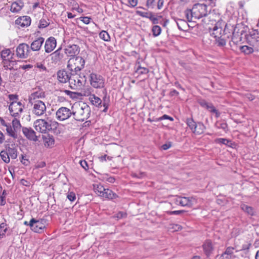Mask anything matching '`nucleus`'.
I'll return each mask as SVG.
<instances>
[{"label": "nucleus", "instance_id": "obj_1", "mask_svg": "<svg viewBox=\"0 0 259 259\" xmlns=\"http://www.w3.org/2000/svg\"><path fill=\"white\" fill-rule=\"evenodd\" d=\"M248 45L240 46L239 49L245 55H249L254 52H259V33L253 30L249 34H245Z\"/></svg>", "mask_w": 259, "mask_h": 259}, {"label": "nucleus", "instance_id": "obj_2", "mask_svg": "<svg viewBox=\"0 0 259 259\" xmlns=\"http://www.w3.org/2000/svg\"><path fill=\"white\" fill-rule=\"evenodd\" d=\"M209 13L207 6L203 4H195L191 9H187L184 13L187 20L193 21V19H200L206 16Z\"/></svg>", "mask_w": 259, "mask_h": 259}, {"label": "nucleus", "instance_id": "obj_3", "mask_svg": "<svg viewBox=\"0 0 259 259\" xmlns=\"http://www.w3.org/2000/svg\"><path fill=\"white\" fill-rule=\"evenodd\" d=\"M85 61L80 56L71 57L68 61L67 69L70 71L71 74H78L84 67Z\"/></svg>", "mask_w": 259, "mask_h": 259}, {"label": "nucleus", "instance_id": "obj_4", "mask_svg": "<svg viewBox=\"0 0 259 259\" xmlns=\"http://www.w3.org/2000/svg\"><path fill=\"white\" fill-rule=\"evenodd\" d=\"M73 116L75 120L83 121L90 116L91 108L89 105L84 103L79 104L73 110Z\"/></svg>", "mask_w": 259, "mask_h": 259}, {"label": "nucleus", "instance_id": "obj_5", "mask_svg": "<svg viewBox=\"0 0 259 259\" xmlns=\"http://www.w3.org/2000/svg\"><path fill=\"white\" fill-rule=\"evenodd\" d=\"M90 82L95 89H104L105 79L101 75L92 72L90 74Z\"/></svg>", "mask_w": 259, "mask_h": 259}, {"label": "nucleus", "instance_id": "obj_6", "mask_svg": "<svg viewBox=\"0 0 259 259\" xmlns=\"http://www.w3.org/2000/svg\"><path fill=\"white\" fill-rule=\"evenodd\" d=\"M186 123L193 133L200 135L204 131L205 127L201 122H196L192 118L186 119Z\"/></svg>", "mask_w": 259, "mask_h": 259}, {"label": "nucleus", "instance_id": "obj_7", "mask_svg": "<svg viewBox=\"0 0 259 259\" xmlns=\"http://www.w3.org/2000/svg\"><path fill=\"white\" fill-rule=\"evenodd\" d=\"M246 34L245 32L244 31L243 28L242 27L240 28V26L238 25H236L235 26V29L233 31L231 37L232 40L230 42V45L231 47H232V43L234 45H237L240 42L242 41L243 36L242 35Z\"/></svg>", "mask_w": 259, "mask_h": 259}, {"label": "nucleus", "instance_id": "obj_8", "mask_svg": "<svg viewBox=\"0 0 259 259\" xmlns=\"http://www.w3.org/2000/svg\"><path fill=\"white\" fill-rule=\"evenodd\" d=\"M31 229L36 233H41L46 228V221L45 219L36 220L32 218L29 222Z\"/></svg>", "mask_w": 259, "mask_h": 259}, {"label": "nucleus", "instance_id": "obj_9", "mask_svg": "<svg viewBox=\"0 0 259 259\" xmlns=\"http://www.w3.org/2000/svg\"><path fill=\"white\" fill-rule=\"evenodd\" d=\"M30 50L29 46L26 43H21L16 48V54L20 59H26L29 55Z\"/></svg>", "mask_w": 259, "mask_h": 259}, {"label": "nucleus", "instance_id": "obj_10", "mask_svg": "<svg viewBox=\"0 0 259 259\" xmlns=\"http://www.w3.org/2000/svg\"><path fill=\"white\" fill-rule=\"evenodd\" d=\"M29 103L33 105L32 113L36 116L42 115L46 111L45 103L40 100L34 101Z\"/></svg>", "mask_w": 259, "mask_h": 259}, {"label": "nucleus", "instance_id": "obj_11", "mask_svg": "<svg viewBox=\"0 0 259 259\" xmlns=\"http://www.w3.org/2000/svg\"><path fill=\"white\" fill-rule=\"evenodd\" d=\"M82 77L78 74H72L69 80V87L72 90H78L81 89L83 85L81 80Z\"/></svg>", "mask_w": 259, "mask_h": 259}, {"label": "nucleus", "instance_id": "obj_12", "mask_svg": "<svg viewBox=\"0 0 259 259\" xmlns=\"http://www.w3.org/2000/svg\"><path fill=\"white\" fill-rule=\"evenodd\" d=\"M73 111H71L69 108L65 107H61L58 109L56 112V116L58 119L63 121L68 119L72 115Z\"/></svg>", "mask_w": 259, "mask_h": 259}, {"label": "nucleus", "instance_id": "obj_13", "mask_svg": "<svg viewBox=\"0 0 259 259\" xmlns=\"http://www.w3.org/2000/svg\"><path fill=\"white\" fill-rule=\"evenodd\" d=\"M11 115L14 117H19V113L23 111V106L20 102H13L9 107Z\"/></svg>", "mask_w": 259, "mask_h": 259}, {"label": "nucleus", "instance_id": "obj_14", "mask_svg": "<svg viewBox=\"0 0 259 259\" xmlns=\"http://www.w3.org/2000/svg\"><path fill=\"white\" fill-rule=\"evenodd\" d=\"M195 199L193 197L178 196L175 200V203L182 206L191 207Z\"/></svg>", "mask_w": 259, "mask_h": 259}, {"label": "nucleus", "instance_id": "obj_15", "mask_svg": "<svg viewBox=\"0 0 259 259\" xmlns=\"http://www.w3.org/2000/svg\"><path fill=\"white\" fill-rule=\"evenodd\" d=\"M235 248L231 246L227 247L225 251L220 255H217L216 258L218 259H235L236 255L234 250Z\"/></svg>", "mask_w": 259, "mask_h": 259}, {"label": "nucleus", "instance_id": "obj_16", "mask_svg": "<svg viewBox=\"0 0 259 259\" xmlns=\"http://www.w3.org/2000/svg\"><path fill=\"white\" fill-rule=\"evenodd\" d=\"M65 53L71 57H77L80 52L79 47L76 45H68L64 50Z\"/></svg>", "mask_w": 259, "mask_h": 259}, {"label": "nucleus", "instance_id": "obj_17", "mask_svg": "<svg viewBox=\"0 0 259 259\" xmlns=\"http://www.w3.org/2000/svg\"><path fill=\"white\" fill-rule=\"evenodd\" d=\"M71 75L70 71L68 70H60L57 72V78L60 82L66 83L67 81H69Z\"/></svg>", "mask_w": 259, "mask_h": 259}, {"label": "nucleus", "instance_id": "obj_18", "mask_svg": "<svg viewBox=\"0 0 259 259\" xmlns=\"http://www.w3.org/2000/svg\"><path fill=\"white\" fill-rule=\"evenodd\" d=\"M57 41L55 37L51 36L46 41L45 44V52L47 53H51L56 47Z\"/></svg>", "mask_w": 259, "mask_h": 259}, {"label": "nucleus", "instance_id": "obj_19", "mask_svg": "<svg viewBox=\"0 0 259 259\" xmlns=\"http://www.w3.org/2000/svg\"><path fill=\"white\" fill-rule=\"evenodd\" d=\"M45 41V38L42 37H39L33 40L30 44V50L32 51H38L40 50L42 44Z\"/></svg>", "mask_w": 259, "mask_h": 259}, {"label": "nucleus", "instance_id": "obj_20", "mask_svg": "<svg viewBox=\"0 0 259 259\" xmlns=\"http://www.w3.org/2000/svg\"><path fill=\"white\" fill-rule=\"evenodd\" d=\"M22 132L28 139L35 142L38 140L35 132L31 127H23Z\"/></svg>", "mask_w": 259, "mask_h": 259}, {"label": "nucleus", "instance_id": "obj_21", "mask_svg": "<svg viewBox=\"0 0 259 259\" xmlns=\"http://www.w3.org/2000/svg\"><path fill=\"white\" fill-rule=\"evenodd\" d=\"M44 123L45 124L44 127L46 128V130H45V133L51 131H54L58 126V123L55 120H49L47 121L44 119Z\"/></svg>", "mask_w": 259, "mask_h": 259}, {"label": "nucleus", "instance_id": "obj_22", "mask_svg": "<svg viewBox=\"0 0 259 259\" xmlns=\"http://www.w3.org/2000/svg\"><path fill=\"white\" fill-rule=\"evenodd\" d=\"M202 248L205 254L208 257L213 250V247L210 240H206L202 245Z\"/></svg>", "mask_w": 259, "mask_h": 259}, {"label": "nucleus", "instance_id": "obj_23", "mask_svg": "<svg viewBox=\"0 0 259 259\" xmlns=\"http://www.w3.org/2000/svg\"><path fill=\"white\" fill-rule=\"evenodd\" d=\"M16 24L21 27L28 26L31 24V18L28 16L21 17L16 20Z\"/></svg>", "mask_w": 259, "mask_h": 259}, {"label": "nucleus", "instance_id": "obj_24", "mask_svg": "<svg viewBox=\"0 0 259 259\" xmlns=\"http://www.w3.org/2000/svg\"><path fill=\"white\" fill-rule=\"evenodd\" d=\"M102 196L101 197L103 199H107L109 200H113L116 199L118 197V195L114 192H113L111 190L106 188L105 190L104 191V193L102 194Z\"/></svg>", "mask_w": 259, "mask_h": 259}, {"label": "nucleus", "instance_id": "obj_25", "mask_svg": "<svg viewBox=\"0 0 259 259\" xmlns=\"http://www.w3.org/2000/svg\"><path fill=\"white\" fill-rule=\"evenodd\" d=\"M45 97V93L42 91L39 90L34 92L29 96V103L33 102L34 101H37V99L44 98Z\"/></svg>", "mask_w": 259, "mask_h": 259}, {"label": "nucleus", "instance_id": "obj_26", "mask_svg": "<svg viewBox=\"0 0 259 259\" xmlns=\"http://www.w3.org/2000/svg\"><path fill=\"white\" fill-rule=\"evenodd\" d=\"M220 25L221 24L218 22L212 29L211 34L215 38L218 37H222L223 35H224L223 33V29L220 26Z\"/></svg>", "mask_w": 259, "mask_h": 259}, {"label": "nucleus", "instance_id": "obj_27", "mask_svg": "<svg viewBox=\"0 0 259 259\" xmlns=\"http://www.w3.org/2000/svg\"><path fill=\"white\" fill-rule=\"evenodd\" d=\"M23 6L24 4L22 1L15 2L12 4L10 10L13 13H18L22 9Z\"/></svg>", "mask_w": 259, "mask_h": 259}, {"label": "nucleus", "instance_id": "obj_28", "mask_svg": "<svg viewBox=\"0 0 259 259\" xmlns=\"http://www.w3.org/2000/svg\"><path fill=\"white\" fill-rule=\"evenodd\" d=\"M60 50L59 48L50 55L53 62L56 63L62 59L63 55L60 53Z\"/></svg>", "mask_w": 259, "mask_h": 259}, {"label": "nucleus", "instance_id": "obj_29", "mask_svg": "<svg viewBox=\"0 0 259 259\" xmlns=\"http://www.w3.org/2000/svg\"><path fill=\"white\" fill-rule=\"evenodd\" d=\"M44 119H37L34 122V126L36 131L41 133H45V130L46 128L44 127Z\"/></svg>", "mask_w": 259, "mask_h": 259}, {"label": "nucleus", "instance_id": "obj_30", "mask_svg": "<svg viewBox=\"0 0 259 259\" xmlns=\"http://www.w3.org/2000/svg\"><path fill=\"white\" fill-rule=\"evenodd\" d=\"M6 150L8 152V154L10 157L13 159H15L17 157V150L14 147H11L9 144L6 145Z\"/></svg>", "mask_w": 259, "mask_h": 259}, {"label": "nucleus", "instance_id": "obj_31", "mask_svg": "<svg viewBox=\"0 0 259 259\" xmlns=\"http://www.w3.org/2000/svg\"><path fill=\"white\" fill-rule=\"evenodd\" d=\"M104 97L103 98V106L104 108L103 110V112H106L109 107V97H107V89L104 88L102 91Z\"/></svg>", "mask_w": 259, "mask_h": 259}, {"label": "nucleus", "instance_id": "obj_32", "mask_svg": "<svg viewBox=\"0 0 259 259\" xmlns=\"http://www.w3.org/2000/svg\"><path fill=\"white\" fill-rule=\"evenodd\" d=\"M235 29V26L229 23L225 24V28L223 30V33L224 36L226 35V37L229 38L231 36L233 31Z\"/></svg>", "mask_w": 259, "mask_h": 259}, {"label": "nucleus", "instance_id": "obj_33", "mask_svg": "<svg viewBox=\"0 0 259 259\" xmlns=\"http://www.w3.org/2000/svg\"><path fill=\"white\" fill-rule=\"evenodd\" d=\"M89 99L92 104L94 106L98 107L102 106V101L101 99L94 94L91 95Z\"/></svg>", "mask_w": 259, "mask_h": 259}, {"label": "nucleus", "instance_id": "obj_34", "mask_svg": "<svg viewBox=\"0 0 259 259\" xmlns=\"http://www.w3.org/2000/svg\"><path fill=\"white\" fill-rule=\"evenodd\" d=\"M176 21L179 30L182 31L186 30L188 28V24L185 20L181 19H178Z\"/></svg>", "mask_w": 259, "mask_h": 259}, {"label": "nucleus", "instance_id": "obj_35", "mask_svg": "<svg viewBox=\"0 0 259 259\" xmlns=\"http://www.w3.org/2000/svg\"><path fill=\"white\" fill-rule=\"evenodd\" d=\"M93 187L96 194L100 197L102 196V194L106 189V188H105L104 186L100 184H94L93 185Z\"/></svg>", "mask_w": 259, "mask_h": 259}, {"label": "nucleus", "instance_id": "obj_36", "mask_svg": "<svg viewBox=\"0 0 259 259\" xmlns=\"http://www.w3.org/2000/svg\"><path fill=\"white\" fill-rule=\"evenodd\" d=\"M43 140L46 147H50L54 144L55 141L53 136H44Z\"/></svg>", "mask_w": 259, "mask_h": 259}, {"label": "nucleus", "instance_id": "obj_37", "mask_svg": "<svg viewBox=\"0 0 259 259\" xmlns=\"http://www.w3.org/2000/svg\"><path fill=\"white\" fill-rule=\"evenodd\" d=\"M136 65H138L136 69V72L140 74H147L149 72L148 69L145 67H142L140 66V62L139 61L137 62Z\"/></svg>", "mask_w": 259, "mask_h": 259}, {"label": "nucleus", "instance_id": "obj_38", "mask_svg": "<svg viewBox=\"0 0 259 259\" xmlns=\"http://www.w3.org/2000/svg\"><path fill=\"white\" fill-rule=\"evenodd\" d=\"M0 156L2 159L6 163L10 162V157L6 150H3L0 153Z\"/></svg>", "mask_w": 259, "mask_h": 259}, {"label": "nucleus", "instance_id": "obj_39", "mask_svg": "<svg viewBox=\"0 0 259 259\" xmlns=\"http://www.w3.org/2000/svg\"><path fill=\"white\" fill-rule=\"evenodd\" d=\"M217 143L221 144H224L225 145L231 147L232 142L231 141L226 139V138H218L216 140Z\"/></svg>", "mask_w": 259, "mask_h": 259}, {"label": "nucleus", "instance_id": "obj_40", "mask_svg": "<svg viewBox=\"0 0 259 259\" xmlns=\"http://www.w3.org/2000/svg\"><path fill=\"white\" fill-rule=\"evenodd\" d=\"M7 230L8 227L6 223H2L0 224V238L4 237Z\"/></svg>", "mask_w": 259, "mask_h": 259}, {"label": "nucleus", "instance_id": "obj_41", "mask_svg": "<svg viewBox=\"0 0 259 259\" xmlns=\"http://www.w3.org/2000/svg\"><path fill=\"white\" fill-rule=\"evenodd\" d=\"M152 31L153 35L154 37H156L160 34L161 32V28L159 26L155 25L152 27Z\"/></svg>", "mask_w": 259, "mask_h": 259}, {"label": "nucleus", "instance_id": "obj_42", "mask_svg": "<svg viewBox=\"0 0 259 259\" xmlns=\"http://www.w3.org/2000/svg\"><path fill=\"white\" fill-rule=\"evenodd\" d=\"M241 209L245 212L251 215L253 214V210L251 207L246 204H242L241 205Z\"/></svg>", "mask_w": 259, "mask_h": 259}, {"label": "nucleus", "instance_id": "obj_43", "mask_svg": "<svg viewBox=\"0 0 259 259\" xmlns=\"http://www.w3.org/2000/svg\"><path fill=\"white\" fill-rule=\"evenodd\" d=\"M206 109L210 112L215 113L216 117H219L220 115L219 112L215 108L212 104L211 103L208 104Z\"/></svg>", "mask_w": 259, "mask_h": 259}, {"label": "nucleus", "instance_id": "obj_44", "mask_svg": "<svg viewBox=\"0 0 259 259\" xmlns=\"http://www.w3.org/2000/svg\"><path fill=\"white\" fill-rule=\"evenodd\" d=\"M206 109L210 112L215 113L216 117H219L220 115L219 112L215 108L212 104L211 103L208 104Z\"/></svg>", "mask_w": 259, "mask_h": 259}, {"label": "nucleus", "instance_id": "obj_45", "mask_svg": "<svg viewBox=\"0 0 259 259\" xmlns=\"http://www.w3.org/2000/svg\"><path fill=\"white\" fill-rule=\"evenodd\" d=\"M136 14L141 17L148 18L149 19L151 18V17L153 14L152 12H142L140 11H137L136 12Z\"/></svg>", "mask_w": 259, "mask_h": 259}, {"label": "nucleus", "instance_id": "obj_46", "mask_svg": "<svg viewBox=\"0 0 259 259\" xmlns=\"http://www.w3.org/2000/svg\"><path fill=\"white\" fill-rule=\"evenodd\" d=\"M99 36L101 39L106 41H109L110 39V37L108 33L106 31H102L99 33Z\"/></svg>", "mask_w": 259, "mask_h": 259}, {"label": "nucleus", "instance_id": "obj_47", "mask_svg": "<svg viewBox=\"0 0 259 259\" xmlns=\"http://www.w3.org/2000/svg\"><path fill=\"white\" fill-rule=\"evenodd\" d=\"M7 126L6 131L7 133L9 136L11 137L14 138H17V135L15 132V130L12 129V127L10 125H5Z\"/></svg>", "mask_w": 259, "mask_h": 259}, {"label": "nucleus", "instance_id": "obj_48", "mask_svg": "<svg viewBox=\"0 0 259 259\" xmlns=\"http://www.w3.org/2000/svg\"><path fill=\"white\" fill-rule=\"evenodd\" d=\"M12 123L13 127L15 131L20 128L21 126L20 122L17 117H15V118L12 120Z\"/></svg>", "mask_w": 259, "mask_h": 259}, {"label": "nucleus", "instance_id": "obj_49", "mask_svg": "<svg viewBox=\"0 0 259 259\" xmlns=\"http://www.w3.org/2000/svg\"><path fill=\"white\" fill-rule=\"evenodd\" d=\"M61 92L65 93V94L69 96L72 99L76 97V95H82L80 93L71 92L70 91L67 90H64L63 91H61Z\"/></svg>", "mask_w": 259, "mask_h": 259}, {"label": "nucleus", "instance_id": "obj_50", "mask_svg": "<svg viewBox=\"0 0 259 259\" xmlns=\"http://www.w3.org/2000/svg\"><path fill=\"white\" fill-rule=\"evenodd\" d=\"M12 61H10L9 59L3 60V63L4 67L5 69L11 70L13 69V66H11L10 63Z\"/></svg>", "mask_w": 259, "mask_h": 259}, {"label": "nucleus", "instance_id": "obj_51", "mask_svg": "<svg viewBox=\"0 0 259 259\" xmlns=\"http://www.w3.org/2000/svg\"><path fill=\"white\" fill-rule=\"evenodd\" d=\"M215 41L217 45L219 47H224L226 44L225 38H222V37L215 38Z\"/></svg>", "mask_w": 259, "mask_h": 259}, {"label": "nucleus", "instance_id": "obj_52", "mask_svg": "<svg viewBox=\"0 0 259 259\" xmlns=\"http://www.w3.org/2000/svg\"><path fill=\"white\" fill-rule=\"evenodd\" d=\"M49 24L50 23L47 22L45 19H41L39 20L38 28L40 29L45 28L48 26Z\"/></svg>", "mask_w": 259, "mask_h": 259}, {"label": "nucleus", "instance_id": "obj_53", "mask_svg": "<svg viewBox=\"0 0 259 259\" xmlns=\"http://www.w3.org/2000/svg\"><path fill=\"white\" fill-rule=\"evenodd\" d=\"M11 53V51L10 49H6L3 50L1 52V56L3 60H6V58L8 57Z\"/></svg>", "mask_w": 259, "mask_h": 259}, {"label": "nucleus", "instance_id": "obj_54", "mask_svg": "<svg viewBox=\"0 0 259 259\" xmlns=\"http://www.w3.org/2000/svg\"><path fill=\"white\" fill-rule=\"evenodd\" d=\"M127 2V6L131 8L135 7L138 4V0H124Z\"/></svg>", "mask_w": 259, "mask_h": 259}, {"label": "nucleus", "instance_id": "obj_55", "mask_svg": "<svg viewBox=\"0 0 259 259\" xmlns=\"http://www.w3.org/2000/svg\"><path fill=\"white\" fill-rule=\"evenodd\" d=\"M186 212V211L185 210H174V211H166V213L169 215H179V214H181Z\"/></svg>", "mask_w": 259, "mask_h": 259}, {"label": "nucleus", "instance_id": "obj_56", "mask_svg": "<svg viewBox=\"0 0 259 259\" xmlns=\"http://www.w3.org/2000/svg\"><path fill=\"white\" fill-rule=\"evenodd\" d=\"M155 0H147L146 6L151 9H154L155 6Z\"/></svg>", "mask_w": 259, "mask_h": 259}, {"label": "nucleus", "instance_id": "obj_57", "mask_svg": "<svg viewBox=\"0 0 259 259\" xmlns=\"http://www.w3.org/2000/svg\"><path fill=\"white\" fill-rule=\"evenodd\" d=\"M7 195V192L5 190H4L2 193V194L0 196L1 202L0 205L2 206L6 204V201L5 200V197Z\"/></svg>", "mask_w": 259, "mask_h": 259}, {"label": "nucleus", "instance_id": "obj_58", "mask_svg": "<svg viewBox=\"0 0 259 259\" xmlns=\"http://www.w3.org/2000/svg\"><path fill=\"white\" fill-rule=\"evenodd\" d=\"M67 197L71 202L74 201L76 199L75 194L73 192L68 193Z\"/></svg>", "mask_w": 259, "mask_h": 259}, {"label": "nucleus", "instance_id": "obj_59", "mask_svg": "<svg viewBox=\"0 0 259 259\" xmlns=\"http://www.w3.org/2000/svg\"><path fill=\"white\" fill-rule=\"evenodd\" d=\"M79 164L85 170L89 169V165L87 162L84 160H81L79 161Z\"/></svg>", "mask_w": 259, "mask_h": 259}, {"label": "nucleus", "instance_id": "obj_60", "mask_svg": "<svg viewBox=\"0 0 259 259\" xmlns=\"http://www.w3.org/2000/svg\"><path fill=\"white\" fill-rule=\"evenodd\" d=\"M21 162L25 165H28L30 163L29 160L26 158V156L23 155H21Z\"/></svg>", "mask_w": 259, "mask_h": 259}, {"label": "nucleus", "instance_id": "obj_61", "mask_svg": "<svg viewBox=\"0 0 259 259\" xmlns=\"http://www.w3.org/2000/svg\"><path fill=\"white\" fill-rule=\"evenodd\" d=\"M198 103L201 107H202L203 108H204L205 109L207 108L208 104L210 103L207 102L205 100H201L199 101Z\"/></svg>", "mask_w": 259, "mask_h": 259}, {"label": "nucleus", "instance_id": "obj_62", "mask_svg": "<svg viewBox=\"0 0 259 259\" xmlns=\"http://www.w3.org/2000/svg\"><path fill=\"white\" fill-rule=\"evenodd\" d=\"M198 103L201 107H202L203 108H204L205 109L207 108L208 104L210 103L207 102L205 100H201L199 101Z\"/></svg>", "mask_w": 259, "mask_h": 259}, {"label": "nucleus", "instance_id": "obj_63", "mask_svg": "<svg viewBox=\"0 0 259 259\" xmlns=\"http://www.w3.org/2000/svg\"><path fill=\"white\" fill-rule=\"evenodd\" d=\"M164 0H158L156 4V7L158 10H160L163 6Z\"/></svg>", "mask_w": 259, "mask_h": 259}, {"label": "nucleus", "instance_id": "obj_64", "mask_svg": "<svg viewBox=\"0 0 259 259\" xmlns=\"http://www.w3.org/2000/svg\"><path fill=\"white\" fill-rule=\"evenodd\" d=\"M126 213L124 212L119 211L116 214V218L118 219L125 218L126 217Z\"/></svg>", "mask_w": 259, "mask_h": 259}]
</instances>
